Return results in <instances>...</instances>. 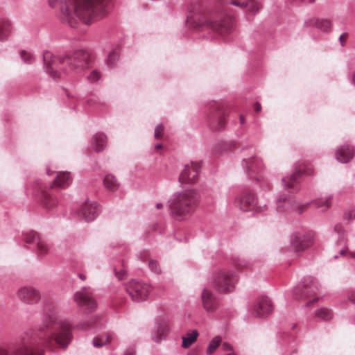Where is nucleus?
Instances as JSON below:
<instances>
[{"label": "nucleus", "mask_w": 355, "mask_h": 355, "mask_svg": "<svg viewBox=\"0 0 355 355\" xmlns=\"http://www.w3.org/2000/svg\"><path fill=\"white\" fill-rule=\"evenodd\" d=\"M71 339L69 324L59 319L55 307L48 306L43 310L40 327L26 331L18 340L0 345V355H44L42 343L54 340L65 349Z\"/></svg>", "instance_id": "nucleus-1"}, {"label": "nucleus", "mask_w": 355, "mask_h": 355, "mask_svg": "<svg viewBox=\"0 0 355 355\" xmlns=\"http://www.w3.org/2000/svg\"><path fill=\"white\" fill-rule=\"evenodd\" d=\"M60 19L71 28L91 24L109 12L112 0H60Z\"/></svg>", "instance_id": "nucleus-2"}, {"label": "nucleus", "mask_w": 355, "mask_h": 355, "mask_svg": "<svg viewBox=\"0 0 355 355\" xmlns=\"http://www.w3.org/2000/svg\"><path fill=\"white\" fill-rule=\"evenodd\" d=\"M52 58L51 52L46 51L43 54L45 71L51 77L58 80L60 78V73L55 69V66L59 63L62 66V71L67 75L78 74L88 69L92 63L91 53L85 49L76 50L73 52H68L63 55Z\"/></svg>", "instance_id": "nucleus-3"}, {"label": "nucleus", "mask_w": 355, "mask_h": 355, "mask_svg": "<svg viewBox=\"0 0 355 355\" xmlns=\"http://www.w3.org/2000/svg\"><path fill=\"white\" fill-rule=\"evenodd\" d=\"M186 24L191 28H197L205 26L220 35H225L232 31L234 20L231 16L223 14H220L216 17L211 16L210 18L206 19L200 6L193 4L189 7V14L187 17Z\"/></svg>", "instance_id": "nucleus-4"}, {"label": "nucleus", "mask_w": 355, "mask_h": 355, "mask_svg": "<svg viewBox=\"0 0 355 355\" xmlns=\"http://www.w3.org/2000/svg\"><path fill=\"white\" fill-rule=\"evenodd\" d=\"M200 200V194L195 189L185 190L171 196L168 201L171 215L175 220H181L191 214Z\"/></svg>", "instance_id": "nucleus-5"}, {"label": "nucleus", "mask_w": 355, "mask_h": 355, "mask_svg": "<svg viewBox=\"0 0 355 355\" xmlns=\"http://www.w3.org/2000/svg\"><path fill=\"white\" fill-rule=\"evenodd\" d=\"M126 291L135 302L144 301L151 291V287L141 281L132 279L125 287Z\"/></svg>", "instance_id": "nucleus-6"}, {"label": "nucleus", "mask_w": 355, "mask_h": 355, "mask_svg": "<svg viewBox=\"0 0 355 355\" xmlns=\"http://www.w3.org/2000/svg\"><path fill=\"white\" fill-rule=\"evenodd\" d=\"M237 277L235 273L220 270L218 272L214 277L215 287L223 293H230L234 289Z\"/></svg>", "instance_id": "nucleus-7"}, {"label": "nucleus", "mask_w": 355, "mask_h": 355, "mask_svg": "<svg viewBox=\"0 0 355 355\" xmlns=\"http://www.w3.org/2000/svg\"><path fill=\"white\" fill-rule=\"evenodd\" d=\"M319 290L318 284L313 279H306L303 286H297L293 290L294 295L296 297H303L304 298L313 297V300H307L306 305L311 306L313 303L318 300V297H314L318 294Z\"/></svg>", "instance_id": "nucleus-8"}, {"label": "nucleus", "mask_w": 355, "mask_h": 355, "mask_svg": "<svg viewBox=\"0 0 355 355\" xmlns=\"http://www.w3.org/2000/svg\"><path fill=\"white\" fill-rule=\"evenodd\" d=\"M273 304L267 296L259 297L251 307L250 312L254 318H266L273 311Z\"/></svg>", "instance_id": "nucleus-9"}, {"label": "nucleus", "mask_w": 355, "mask_h": 355, "mask_svg": "<svg viewBox=\"0 0 355 355\" xmlns=\"http://www.w3.org/2000/svg\"><path fill=\"white\" fill-rule=\"evenodd\" d=\"M21 239L26 243L35 244V252L40 257L45 256L49 252V245L45 241L40 239L37 233L33 230L24 232L21 234Z\"/></svg>", "instance_id": "nucleus-10"}, {"label": "nucleus", "mask_w": 355, "mask_h": 355, "mask_svg": "<svg viewBox=\"0 0 355 355\" xmlns=\"http://www.w3.org/2000/svg\"><path fill=\"white\" fill-rule=\"evenodd\" d=\"M227 113L219 106L211 110L208 116V124L213 131L222 130L226 124Z\"/></svg>", "instance_id": "nucleus-11"}, {"label": "nucleus", "mask_w": 355, "mask_h": 355, "mask_svg": "<svg viewBox=\"0 0 355 355\" xmlns=\"http://www.w3.org/2000/svg\"><path fill=\"white\" fill-rule=\"evenodd\" d=\"M200 165L198 163L190 162L184 165L179 176V181L182 184H194L198 178Z\"/></svg>", "instance_id": "nucleus-12"}, {"label": "nucleus", "mask_w": 355, "mask_h": 355, "mask_svg": "<svg viewBox=\"0 0 355 355\" xmlns=\"http://www.w3.org/2000/svg\"><path fill=\"white\" fill-rule=\"evenodd\" d=\"M313 173V168L312 166L309 164H302L299 165L297 168L295 173H294L291 176L284 178L283 179V182L285 184L286 188L293 189L295 188V186L298 183V178L302 175H311Z\"/></svg>", "instance_id": "nucleus-13"}, {"label": "nucleus", "mask_w": 355, "mask_h": 355, "mask_svg": "<svg viewBox=\"0 0 355 355\" xmlns=\"http://www.w3.org/2000/svg\"><path fill=\"white\" fill-rule=\"evenodd\" d=\"M17 297L24 303L33 304L37 303L41 299L39 291L32 286H23L17 292Z\"/></svg>", "instance_id": "nucleus-14"}, {"label": "nucleus", "mask_w": 355, "mask_h": 355, "mask_svg": "<svg viewBox=\"0 0 355 355\" xmlns=\"http://www.w3.org/2000/svg\"><path fill=\"white\" fill-rule=\"evenodd\" d=\"M73 299L80 306L84 307V312L86 314L94 311L97 307V304L93 297L83 291L76 292Z\"/></svg>", "instance_id": "nucleus-15"}, {"label": "nucleus", "mask_w": 355, "mask_h": 355, "mask_svg": "<svg viewBox=\"0 0 355 355\" xmlns=\"http://www.w3.org/2000/svg\"><path fill=\"white\" fill-rule=\"evenodd\" d=\"M101 209L99 205L96 202L85 201L82 205L80 216L85 221H92L94 220L101 212Z\"/></svg>", "instance_id": "nucleus-16"}, {"label": "nucleus", "mask_w": 355, "mask_h": 355, "mask_svg": "<svg viewBox=\"0 0 355 355\" xmlns=\"http://www.w3.org/2000/svg\"><path fill=\"white\" fill-rule=\"evenodd\" d=\"M203 308L206 311H214L218 307V300L211 291L204 288L201 293Z\"/></svg>", "instance_id": "nucleus-17"}, {"label": "nucleus", "mask_w": 355, "mask_h": 355, "mask_svg": "<svg viewBox=\"0 0 355 355\" xmlns=\"http://www.w3.org/2000/svg\"><path fill=\"white\" fill-rule=\"evenodd\" d=\"M354 148L349 145H343L336 152V159L341 163H348L354 157Z\"/></svg>", "instance_id": "nucleus-18"}, {"label": "nucleus", "mask_w": 355, "mask_h": 355, "mask_svg": "<svg viewBox=\"0 0 355 355\" xmlns=\"http://www.w3.org/2000/svg\"><path fill=\"white\" fill-rule=\"evenodd\" d=\"M306 27H316L322 31H330L331 30V23L328 19L311 18L305 21Z\"/></svg>", "instance_id": "nucleus-19"}, {"label": "nucleus", "mask_w": 355, "mask_h": 355, "mask_svg": "<svg viewBox=\"0 0 355 355\" xmlns=\"http://www.w3.org/2000/svg\"><path fill=\"white\" fill-rule=\"evenodd\" d=\"M72 182V178L68 172H58L56 178L53 181L52 188H66Z\"/></svg>", "instance_id": "nucleus-20"}, {"label": "nucleus", "mask_w": 355, "mask_h": 355, "mask_svg": "<svg viewBox=\"0 0 355 355\" xmlns=\"http://www.w3.org/2000/svg\"><path fill=\"white\" fill-rule=\"evenodd\" d=\"M291 245L295 251H303L311 245V240L304 236L295 234L292 237Z\"/></svg>", "instance_id": "nucleus-21"}, {"label": "nucleus", "mask_w": 355, "mask_h": 355, "mask_svg": "<svg viewBox=\"0 0 355 355\" xmlns=\"http://www.w3.org/2000/svg\"><path fill=\"white\" fill-rule=\"evenodd\" d=\"M107 144V137L103 132L95 134L92 138V147L96 152H101Z\"/></svg>", "instance_id": "nucleus-22"}, {"label": "nucleus", "mask_w": 355, "mask_h": 355, "mask_svg": "<svg viewBox=\"0 0 355 355\" xmlns=\"http://www.w3.org/2000/svg\"><path fill=\"white\" fill-rule=\"evenodd\" d=\"M41 203L46 210H50L57 205L58 200L52 194L46 191L42 195Z\"/></svg>", "instance_id": "nucleus-23"}, {"label": "nucleus", "mask_w": 355, "mask_h": 355, "mask_svg": "<svg viewBox=\"0 0 355 355\" xmlns=\"http://www.w3.org/2000/svg\"><path fill=\"white\" fill-rule=\"evenodd\" d=\"M198 336V332L196 330L189 331L185 336H182V346L184 348H189L191 345L196 342Z\"/></svg>", "instance_id": "nucleus-24"}, {"label": "nucleus", "mask_w": 355, "mask_h": 355, "mask_svg": "<svg viewBox=\"0 0 355 355\" xmlns=\"http://www.w3.org/2000/svg\"><path fill=\"white\" fill-rule=\"evenodd\" d=\"M104 186L110 191H115L119 187L116 178L112 175H107L103 179Z\"/></svg>", "instance_id": "nucleus-25"}, {"label": "nucleus", "mask_w": 355, "mask_h": 355, "mask_svg": "<svg viewBox=\"0 0 355 355\" xmlns=\"http://www.w3.org/2000/svg\"><path fill=\"white\" fill-rule=\"evenodd\" d=\"M245 206L249 205L250 210L260 211V208L257 206V199L252 192L245 191Z\"/></svg>", "instance_id": "nucleus-26"}, {"label": "nucleus", "mask_w": 355, "mask_h": 355, "mask_svg": "<svg viewBox=\"0 0 355 355\" xmlns=\"http://www.w3.org/2000/svg\"><path fill=\"white\" fill-rule=\"evenodd\" d=\"M293 207V200L291 198L280 197L277 200V210L283 211Z\"/></svg>", "instance_id": "nucleus-27"}, {"label": "nucleus", "mask_w": 355, "mask_h": 355, "mask_svg": "<svg viewBox=\"0 0 355 355\" xmlns=\"http://www.w3.org/2000/svg\"><path fill=\"white\" fill-rule=\"evenodd\" d=\"M10 22L8 20L0 21V40H5L8 38L10 31Z\"/></svg>", "instance_id": "nucleus-28"}, {"label": "nucleus", "mask_w": 355, "mask_h": 355, "mask_svg": "<svg viewBox=\"0 0 355 355\" xmlns=\"http://www.w3.org/2000/svg\"><path fill=\"white\" fill-rule=\"evenodd\" d=\"M261 8V5L257 0H245V8L250 14L255 15Z\"/></svg>", "instance_id": "nucleus-29"}, {"label": "nucleus", "mask_w": 355, "mask_h": 355, "mask_svg": "<svg viewBox=\"0 0 355 355\" xmlns=\"http://www.w3.org/2000/svg\"><path fill=\"white\" fill-rule=\"evenodd\" d=\"M119 51L116 49H113L108 54L106 63L110 67H112L115 65V62L119 59Z\"/></svg>", "instance_id": "nucleus-30"}, {"label": "nucleus", "mask_w": 355, "mask_h": 355, "mask_svg": "<svg viewBox=\"0 0 355 355\" xmlns=\"http://www.w3.org/2000/svg\"><path fill=\"white\" fill-rule=\"evenodd\" d=\"M313 204L317 208H321L322 211H326L331 205L330 198H320L315 200Z\"/></svg>", "instance_id": "nucleus-31"}, {"label": "nucleus", "mask_w": 355, "mask_h": 355, "mask_svg": "<svg viewBox=\"0 0 355 355\" xmlns=\"http://www.w3.org/2000/svg\"><path fill=\"white\" fill-rule=\"evenodd\" d=\"M110 340V336H103L93 339L92 343L95 347H101L107 345Z\"/></svg>", "instance_id": "nucleus-32"}, {"label": "nucleus", "mask_w": 355, "mask_h": 355, "mask_svg": "<svg viewBox=\"0 0 355 355\" xmlns=\"http://www.w3.org/2000/svg\"><path fill=\"white\" fill-rule=\"evenodd\" d=\"M221 342L220 336H215L209 343L207 349V354H211L219 346Z\"/></svg>", "instance_id": "nucleus-33"}, {"label": "nucleus", "mask_w": 355, "mask_h": 355, "mask_svg": "<svg viewBox=\"0 0 355 355\" xmlns=\"http://www.w3.org/2000/svg\"><path fill=\"white\" fill-rule=\"evenodd\" d=\"M315 315L320 319L329 320L332 317V313L327 308H322L315 312Z\"/></svg>", "instance_id": "nucleus-34"}, {"label": "nucleus", "mask_w": 355, "mask_h": 355, "mask_svg": "<svg viewBox=\"0 0 355 355\" xmlns=\"http://www.w3.org/2000/svg\"><path fill=\"white\" fill-rule=\"evenodd\" d=\"M221 6H224L226 4H231L234 6L239 7L241 8H243L244 6V1L243 0H217Z\"/></svg>", "instance_id": "nucleus-35"}, {"label": "nucleus", "mask_w": 355, "mask_h": 355, "mask_svg": "<svg viewBox=\"0 0 355 355\" xmlns=\"http://www.w3.org/2000/svg\"><path fill=\"white\" fill-rule=\"evenodd\" d=\"M334 232H336L340 239H343L346 236V232L343 225L340 223H337L334 226Z\"/></svg>", "instance_id": "nucleus-36"}, {"label": "nucleus", "mask_w": 355, "mask_h": 355, "mask_svg": "<svg viewBox=\"0 0 355 355\" xmlns=\"http://www.w3.org/2000/svg\"><path fill=\"white\" fill-rule=\"evenodd\" d=\"M20 56L24 62L26 64L31 63L34 60V56L31 53H28L26 51H21L20 52Z\"/></svg>", "instance_id": "nucleus-37"}, {"label": "nucleus", "mask_w": 355, "mask_h": 355, "mask_svg": "<svg viewBox=\"0 0 355 355\" xmlns=\"http://www.w3.org/2000/svg\"><path fill=\"white\" fill-rule=\"evenodd\" d=\"M101 78V73L98 70H93L91 73L87 76V78L90 83H96Z\"/></svg>", "instance_id": "nucleus-38"}, {"label": "nucleus", "mask_w": 355, "mask_h": 355, "mask_svg": "<svg viewBox=\"0 0 355 355\" xmlns=\"http://www.w3.org/2000/svg\"><path fill=\"white\" fill-rule=\"evenodd\" d=\"M149 268L152 271L158 274L160 272V268L158 263L156 261L151 260L148 263Z\"/></svg>", "instance_id": "nucleus-39"}, {"label": "nucleus", "mask_w": 355, "mask_h": 355, "mask_svg": "<svg viewBox=\"0 0 355 355\" xmlns=\"http://www.w3.org/2000/svg\"><path fill=\"white\" fill-rule=\"evenodd\" d=\"M343 218L348 221L355 219V210L349 209L346 211L344 214Z\"/></svg>", "instance_id": "nucleus-40"}, {"label": "nucleus", "mask_w": 355, "mask_h": 355, "mask_svg": "<svg viewBox=\"0 0 355 355\" xmlns=\"http://www.w3.org/2000/svg\"><path fill=\"white\" fill-rule=\"evenodd\" d=\"M157 331H158V334H159V336H155L153 337V340L155 342H156V343L159 342L162 339V335L164 334L165 329L164 327H158Z\"/></svg>", "instance_id": "nucleus-41"}, {"label": "nucleus", "mask_w": 355, "mask_h": 355, "mask_svg": "<svg viewBox=\"0 0 355 355\" xmlns=\"http://www.w3.org/2000/svg\"><path fill=\"white\" fill-rule=\"evenodd\" d=\"M164 132V127L162 125H158L155 128V138H159Z\"/></svg>", "instance_id": "nucleus-42"}, {"label": "nucleus", "mask_w": 355, "mask_h": 355, "mask_svg": "<svg viewBox=\"0 0 355 355\" xmlns=\"http://www.w3.org/2000/svg\"><path fill=\"white\" fill-rule=\"evenodd\" d=\"M115 270V275L119 280H122L125 279L126 276V272L124 270H121L119 271H117L116 269Z\"/></svg>", "instance_id": "nucleus-43"}, {"label": "nucleus", "mask_w": 355, "mask_h": 355, "mask_svg": "<svg viewBox=\"0 0 355 355\" xmlns=\"http://www.w3.org/2000/svg\"><path fill=\"white\" fill-rule=\"evenodd\" d=\"M223 349L226 352H230L227 355H236L234 352H232V346L227 343H223Z\"/></svg>", "instance_id": "nucleus-44"}, {"label": "nucleus", "mask_w": 355, "mask_h": 355, "mask_svg": "<svg viewBox=\"0 0 355 355\" xmlns=\"http://www.w3.org/2000/svg\"><path fill=\"white\" fill-rule=\"evenodd\" d=\"M347 37H348V34L347 33H343L342 34L340 37H339V40H340V42L342 46H344L346 41H347Z\"/></svg>", "instance_id": "nucleus-45"}, {"label": "nucleus", "mask_w": 355, "mask_h": 355, "mask_svg": "<svg viewBox=\"0 0 355 355\" xmlns=\"http://www.w3.org/2000/svg\"><path fill=\"white\" fill-rule=\"evenodd\" d=\"M235 205L239 207L241 209L243 208V202H242V198H237L235 200Z\"/></svg>", "instance_id": "nucleus-46"}, {"label": "nucleus", "mask_w": 355, "mask_h": 355, "mask_svg": "<svg viewBox=\"0 0 355 355\" xmlns=\"http://www.w3.org/2000/svg\"><path fill=\"white\" fill-rule=\"evenodd\" d=\"M135 352L133 347H128L124 352V355H134Z\"/></svg>", "instance_id": "nucleus-47"}, {"label": "nucleus", "mask_w": 355, "mask_h": 355, "mask_svg": "<svg viewBox=\"0 0 355 355\" xmlns=\"http://www.w3.org/2000/svg\"><path fill=\"white\" fill-rule=\"evenodd\" d=\"M349 300L355 304V291H352L348 295Z\"/></svg>", "instance_id": "nucleus-48"}, {"label": "nucleus", "mask_w": 355, "mask_h": 355, "mask_svg": "<svg viewBox=\"0 0 355 355\" xmlns=\"http://www.w3.org/2000/svg\"><path fill=\"white\" fill-rule=\"evenodd\" d=\"M58 3V1L57 0H49V5L51 7V8H54L56 4Z\"/></svg>", "instance_id": "nucleus-49"}, {"label": "nucleus", "mask_w": 355, "mask_h": 355, "mask_svg": "<svg viewBox=\"0 0 355 355\" xmlns=\"http://www.w3.org/2000/svg\"><path fill=\"white\" fill-rule=\"evenodd\" d=\"M254 108L256 112H259L261 109V106L259 103H256L254 105Z\"/></svg>", "instance_id": "nucleus-50"}, {"label": "nucleus", "mask_w": 355, "mask_h": 355, "mask_svg": "<svg viewBox=\"0 0 355 355\" xmlns=\"http://www.w3.org/2000/svg\"><path fill=\"white\" fill-rule=\"evenodd\" d=\"M94 325L93 324H91V323H88V324H83V326L81 327V328L83 329H85L86 328H89V327H94Z\"/></svg>", "instance_id": "nucleus-51"}, {"label": "nucleus", "mask_w": 355, "mask_h": 355, "mask_svg": "<svg viewBox=\"0 0 355 355\" xmlns=\"http://www.w3.org/2000/svg\"><path fill=\"white\" fill-rule=\"evenodd\" d=\"M78 277L82 280L85 281L86 279V275L82 273H78Z\"/></svg>", "instance_id": "nucleus-52"}, {"label": "nucleus", "mask_w": 355, "mask_h": 355, "mask_svg": "<svg viewBox=\"0 0 355 355\" xmlns=\"http://www.w3.org/2000/svg\"><path fill=\"white\" fill-rule=\"evenodd\" d=\"M240 121L241 124L244 123V116L243 114L240 115Z\"/></svg>", "instance_id": "nucleus-53"}, {"label": "nucleus", "mask_w": 355, "mask_h": 355, "mask_svg": "<svg viewBox=\"0 0 355 355\" xmlns=\"http://www.w3.org/2000/svg\"><path fill=\"white\" fill-rule=\"evenodd\" d=\"M162 207H163V204H162V203H157V204L156 205V208H157V209H161V208H162Z\"/></svg>", "instance_id": "nucleus-54"}, {"label": "nucleus", "mask_w": 355, "mask_h": 355, "mask_svg": "<svg viewBox=\"0 0 355 355\" xmlns=\"http://www.w3.org/2000/svg\"><path fill=\"white\" fill-rule=\"evenodd\" d=\"M162 147V144H158L155 145V148L156 149H159V148H161Z\"/></svg>", "instance_id": "nucleus-55"}, {"label": "nucleus", "mask_w": 355, "mask_h": 355, "mask_svg": "<svg viewBox=\"0 0 355 355\" xmlns=\"http://www.w3.org/2000/svg\"><path fill=\"white\" fill-rule=\"evenodd\" d=\"M306 205H303L302 207H300V212H302L303 211V209L306 207Z\"/></svg>", "instance_id": "nucleus-56"}, {"label": "nucleus", "mask_w": 355, "mask_h": 355, "mask_svg": "<svg viewBox=\"0 0 355 355\" xmlns=\"http://www.w3.org/2000/svg\"><path fill=\"white\" fill-rule=\"evenodd\" d=\"M352 81H353V83L355 85V73L353 74Z\"/></svg>", "instance_id": "nucleus-57"}, {"label": "nucleus", "mask_w": 355, "mask_h": 355, "mask_svg": "<svg viewBox=\"0 0 355 355\" xmlns=\"http://www.w3.org/2000/svg\"><path fill=\"white\" fill-rule=\"evenodd\" d=\"M345 253V250H341V251H340V254H344Z\"/></svg>", "instance_id": "nucleus-58"}, {"label": "nucleus", "mask_w": 355, "mask_h": 355, "mask_svg": "<svg viewBox=\"0 0 355 355\" xmlns=\"http://www.w3.org/2000/svg\"><path fill=\"white\" fill-rule=\"evenodd\" d=\"M351 256L355 258V252L351 253Z\"/></svg>", "instance_id": "nucleus-59"}, {"label": "nucleus", "mask_w": 355, "mask_h": 355, "mask_svg": "<svg viewBox=\"0 0 355 355\" xmlns=\"http://www.w3.org/2000/svg\"><path fill=\"white\" fill-rule=\"evenodd\" d=\"M92 101H93V100H91V101H89V105H92Z\"/></svg>", "instance_id": "nucleus-60"}, {"label": "nucleus", "mask_w": 355, "mask_h": 355, "mask_svg": "<svg viewBox=\"0 0 355 355\" xmlns=\"http://www.w3.org/2000/svg\"><path fill=\"white\" fill-rule=\"evenodd\" d=\"M47 174H48L49 175H51V173H49V171H47Z\"/></svg>", "instance_id": "nucleus-61"}, {"label": "nucleus", "mask_w": 355, "mask_h": 355, "mask_svg": "<svg viewBox=\"0 0 355 355\" xmlns=\"http://www.w3.org/2000/svg\"><path fill=\"white\" fill-rule=\"evenodd\" d=\"M310 1H311V2H313V1H314V0H310Z\"/></svg>", "instance_id": "nucleus-62"}]
</instances>
